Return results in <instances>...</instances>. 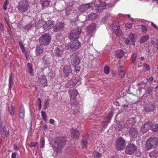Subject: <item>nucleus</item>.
<instances>
[{
    "label": "nucleus",
    "mask_w": 158,
    "mask_h": 158,
    "mask_svg": "<svg viewBox=\"0 0 158 158\" xmlns=\"http://www.w3.org/2000/svg\"><path fill=\"white\" fill-rule=\"evenodd\" d=\"M141 29L143 32V33L146 32L147 29L146 27V26L144 25L143 24L141 25Z\"/></svg>",
    "instance_id": "4d7b16f0"
},
{
    "label": "nucleus",
    "mask_w": 158,
    "mask_h": 158,
    "mask_svg": "<svg viewBox=\"0 0 158 158\" xmlns=\"http://www.w3.org/2000/svg\"><path fill=\"white\" fill-rule=\"evenodd\" d=\"M17 153L16 152H14L12 154L11 157V158H17L16 157V156Z\"/></svg>",
    "instance_id": "338daca9"
},
{
    "label": "nucleus",
    "mask_w": 158,
    "mask_h": 158,
    "mask_svg": "<svg viewBox=\"0 0 158 158\" xmlns=\"http://www.w3.org/2000/svg\"><path fill=\"white\" fill-rule=\"evenodd\" d=\"M126 27L128 28L131 29L132 28V24L131 23H126Z\"/></svg>",
    "instance_id": "bf43d9fd"
},
{
    "label": "nucleus",
    "mask_w": 158,
    "mask_h": 158,
    "mask_svg": "<svg viewBox=\"0 0 158 158\" xmlns=\"http://www.w3.org/2000/svg\"><path fill=\"white\" fill-rule=\"evenodd\" d=\"M70 96L71 99H74L77 95L78 92L75 89H71L69 90Z\"/></svg>",
    "instance_id": "412c9836"
},
{
    "label": "nucleus",
    "mask_w": 158,
    "mask_h": 158,
    "mask_svg": "<svg viewBox=\"0 0 158 158\" xmlns=\"http://www.w3.org/2000/svg\"><path fill=\"white\" fill-rule=\"evenodd\" d=\"M113 32L115 33V34L118 35H121L122 34V30L120 28L115 29L114 30Z\"/></svg>",
    "instance_id": "a18cd8bd"
},
{
    "label": "nucleus",
    "mask_w": 158,
    "mask_h": 158,
    "mask_svg": "<svg viewBox=\"0 0 158 158\" xmlns=\"http://www.w3.org/2000/svg\"><path fill=\"white\" fill-rule=\"evenodd\" d=\"M123 66H121L118 69V71H119L118 73L122 77H123L125 74V72L123 69Z\"/></svg>",
    "instance_id": "72a5a7b5"
},
{
    "label": "nucleus",
    "mask_w": 158,
    "mask_h": 158,
    "mask_svg": "<svg viewBox=\"0 0 158 158\" xmlns=\"http://www.w3.org/2000/svg\"><path fill=\"white\" fill-rule=\"evenodd\" d=\"M87 137L88 136H86L85 137H84L82 139L81 144L83 147H86V145H87Z\"/></svg>",
    "instance_id": "c9c22d12"
},
{
    "label": "nucleus",
    "mask_w": 158,
    "mask_h": 158,
    "mask_svg": "<svg viewBox=\"0 0 158 158\" xmlns=\"http://www.w3.org/2000/svg\"><path fill=\"white\" fill-rule=\"evenodd\" d=\"M129 38L130 39L131 41L133 43H134L135 42V40L134 38V35L133 34H131L129 35Z\"/></svg>",
    "instance_id": "3c124183"
},
{
    "label": "nucleus",
    "mask_w": 158,
    "mask_h": 158,
    "mask_svg": "<svg viewBox=\"0 0 158 158\" xmlns=\"http://www.w3.org/2000/svg\"><path fill=\"white\" fill-rule=\"evenodd\" d=\"M63 71L65 76L68 77L70 74H72V71L70 66L67 65L64 67Z\"/></svg>",
    "instance_id": "dca6fc26"
},
{
    "label": "nucleus",
    "mask_w": 158,
    "mask_h": 158,
    "mask_svg": "<svg viewBox=\"0 0 158 158\" xmlns=\"http://www.w3.org/2000/svg\"><path fill=\"white\" fill-rule=\"evenodd\" d=\"M92 6L91 3L82 4L79 8V11L82 13H83L89 9H90Z\"/></svg>",
    "instance_id": "2eb2a0df"
},
{
    "label": "nucleus",
    "mask_w": 158,
    "mask_h": 158,
    "mask_svg": "<svg viewBox=\"0 0 158 158\" xmlns=\"http://www.w3.org/2000/svg\"><path fill=\"white\" fill-rule=\"evenodd\" d=\"M41 115L43 119L46 121L47 119L46 113L44 111H42L41 112Z\"/></svg>",
    "instance_id": "603ef678"
},
{
    "label": "nucleus",
    "mask_w": 158,
    "mask_h": 158,
    "mask_svg": "<svg viewBox=\"0 0 158 158\" xmlns=\"http://www.w3.org/2000/svg\"><path fill=\"white\" fill-rule=\"evenodd\" d=\"M156 105L154 103H150L147 105L145 108V110L147 112L153 111L155 109Z\"/></svg>",
    "instance_id": "f3484780"
},
{
    "label": "nucleus",
    "mask_w": 158,
    "mask_h": 158,
    "mask_svg": "<svg viewBox=\"0 0 158 158\" xmlns=\"http://www.w3.org/2000/svg\"><path fill=\"white\" fill-rule=\"evenodd\" d=\"M125 127L124 123L123 121L118 122L116 124V129L121 130Z\"/></svg>",
    "instance_id": "cd10ccee"
},
{
    "label": "nucleus",
    "mask_w": 158,
    "mask_h": 158,
    "mask_svg": "<svg viewBox=\"0 0 158 158\" xmlns=\"http://www.w3.org/2000/svg\"><path fill=\"white\" fill-rule=\"evenodd\" d=\"M64 28V23H57L54 27V31L55 32H58L63 30Z\"/></svg>",
    "instance_id": "aec40b11"
},
{
    "label": "nucleus",
    "mask_w": 158,
    "mask_h": 158,
    "mask_svg": "<svg viewBox=\"0 0 158 158\" xmlns=\"http://www.w3.org/2000/svg\"><path fill=\"white\" fill-rule=\"evenodd\" d=\"M143 67H144L146 71H149L150 69L149 66L146 64H144Z\"/></svg>",
    "instance_id": "052dcab7"
},
{
    "label": "nucleus",
    "mask_w": 158,
    "mask_h": 158,
    "mask_svg": "<svg viewBox=\"0 0 158 158\" xmlns=\"http://www.w3.org/2000/svg\"><path fill=\"white\" fill-rule=\"evenodd\" d=\"M37 101L38 102V106H39V109L40 110L41 108L42 105H41V99L40 98H38L37 99Z\"/></svg>",
    "instance_id": "13d9d810"
},
{
    "label": "nucleus",
    "mask_w": 158,
    "mask_h": 158,
    "mask_svg": "<svg viewBox=\"0 0 158 158\" xmlns=\"http://www.w3.org/2000/svg\"><path fill=\"white\" fill-rule=\"evenodd\" d=\"M66 142V138L64 137H59L56 139L55 144V150L57 153H60L62 148L64 146Z\"/></svg>",
    "instance_id": "f257e3e1"
},
{
    "label": "nucleus",
    "mask_w": 158,
    "mask_h": 158,
    "mask_svg": "<svg viewBox=\"0 0 158 158\" xmlns=\"http://www.w3.org/2000/svg\"><path fill=\"white\" fill-rule=\"evenodd\" d=\"M74 69L73 70L74 72L75 73H77L80 71V70L81 69V68L80 66H73Z\"/></svg>",
    "instance_id": "5fc2aeb1"
},
{
    "label": "nucleus",
    "mask_w": 158,
    "mask_h": 158,
    "mask_svg": "<svg viewBox=\"0 0 158 158\" xmlns=\"http://www.w3.org/2000/svg\"><path fill=\"white\" fill-rule=\"evenodd\" d=\"M151 128L152 131L157 132L158 131V124H154L153 125L152 123V126H151Z\"/></svg>",
    "instance_id": "a19ab883"
},
{
    "label": "nucleus",
    "mask_w": 158,
    "mask_h": 158,
    "mask_svg": "<svg viewBox=\"0 0 158 158\" xmlns=\"http://www.w3.org/2000/svg\"><path fill=\"white\" fill-rule=\"evenodd\" d=\"M124 53L123 50L119 49L117 50L115 52V54L116 57L117 58H121L123 56Z\"/></svg>",
    "instance_id": "b1692460"
},
{
    "label": "nucleus",
    "mask_w": 158,
    "mask_h": 158,
    "mask_svg": "<svg viewBox=\"0 0 158 158\" xmlns=\"http://www.w3.org/2000/svg\"><path fill=\"white\" fill-rule=\"evenodd\" d=\"M158 145V139L156 137H150L147 141L146 147L148 149L154 148Z\"/></svg>",
    "instance_id": "20e7f679"
},
{
    "label": "nucleus",
    "mask_w": 158,
    "mask_h": 158,
    "mask_svg": "<svg viewBox=\"0 0 158 158\" xmlns=\"http://www.w3.org/2000/svg\"><path fill=\"white\" fill-rule=\"evenodd\" d=\"M129 133L130 136L135 138L138 134V131L137 129L131 127L129 130Z\"/></svg>",
    "instance_id": "a211bd4d"
},
{
    "label": "nucleus",
    "mask_w": 158,
    "mask_h": 158,
    "mask_svg": "<svg viewBox=\"0 0 158 158\" xmlns=\"http://www.w3.org/2000/svg\"><path fill=\"white\" fill-rule=\"evenodd\" d=\"M118 22H116L112 25L111 27L113 29V31H114V30L115 29H118V28H120L119 26H118Z\"/></svg>",
    "instance_id": "37998d69"
},
{
    "label": "nucleus",
    "mask_w": 158,
    "mask_h": 158,
    "mask_svg": "<svg viewBox=\"0 0 158 158\" xmlns=\"http://www.w3.org/2000/svg\"><path fill=\"white\" fill-rule=\"evenodd\" d=\"M81 43L77 40H74L68 46L66 47L68 50L71 51H74L81 47Z\"/></svg>",
    "instance_id": "0eeeda50"
},
{
    "label": "nucleus",
    "mask_w": 158,
    "mask_h": 158,
    "mask_svg": "<svg viewBox=\"0 0 158 158\" xmlns=\"http://www.w3.org/2000/svg\"><path fill=\"white\" fill-rule=\"evenodd\" d=\"M113 115V114L112 112L111 111L105 117L104 121L106 123H109Z\"/></svg>",
    "instance_id": "7c9ffc66"
},
{
    "label": "nucleus",
    "mask_w": 158,
    "mask_h": 158,
    "mask_svg": "<svg viewBox=\"0 0 158 158\" xmlns=\"http://www.w3.org/2000/svg\"><path fill=\"white\" fill-rule=\"evenodd\" d=\"M104 72L106 74H108L109 73V69L108 67H106L104 69Z\"/></svg>",
    "instance_id": "680f3d73"
},
{
    "label": "nucleus",
    "mask_w": 158,
    "mask_h": 158,
    "mask_svg": "<svg viewBox=\"0 0 158 158\" xmlns=\"http://www.w3.org/2000/svg\"><path fill=\"white\" fill-rule=\"evenodd\" d=\"M97 18V15L96 13H92L89 14L86 19L87 20H94Z\"/></svg>",
    "instance_id": "c85d7f7f"
},
{
    "label": "nucleus",
    "mask_w": 158,
    "mask_h": 158,
    "mask_svg": "<svg viewBox=\"0 0 158 158\" xmlns=\"http://www.w3.org/2000/svg\"><path fill=\"white\" fill-rule=\"evenodd\" d=\"M136 122V119L135 117L129 118L126 122V127L127 128H131L135 124Z\"/></svg>",
    "instance_id": "ddd939ff"
},
{
    "label": "nucleus",
    "mask_w": 158,
    "mask_h": 158,
    "mask_svg": "<svg viewBox=\"0 0 158 158\" xmlns=\"http://www.w3.org/2000/svg\"><path fill=\"white\" fill-rule=\"evenodd\" d=\"M40 74V76L38 79L39 85L41 87H44L47 85V80L46 77L44 74L41 73Z\"/></svg>",
    "instance_id": "9d476101"
},
{
    "label": "nucleus",
    "mask_w": 158,
    "mask_h": 158,
    "mask_svg": "<svg viewBox=\"0 0 158 158\" xmlns=\"http://www.w3.org/2000/svg\"><path fill=\"white\" fill-rule=\"evenodd\" d=\"M149 39V36L148 35H146L143 36L141 37L140 40V43L142 44L146 42Z\"/></svg>",
    "instance_id": "4c0bfd02"
},
{
    "label": "nucleus",
    "mask_w": 158,
    "mask_h": 158,
    "mask_svg": "<svg viewBox=\"0 0 158 158\" xmlns=\"http://www.w3.org/2000/svg\"><path fill=\"white\" fill-rule=\"evenodd\" d=\"M3 123H2L1 125L0 130V134L3 137H7L9 136L8 131H6V128L3 125Z\"/></svg>",
    "instance_id": "f8f14e48"
},
{
    "label": "nucleus",
    "mask_w": 158,
    "mask_h": 158,
    "mask_svg": "<svg viewBox=\"0 0 158 158\" xmlns=\"http://www.w3.org/2000/svg\"><path fill=\"white\" fill-rule=\"evenodd\" d=\"M8 32L10 38L12 39L13 38V36L11 31L10 30H9L8 31Z\"/></svg>",
    "instance_id": "0e129e2a"
},
{
    "label": "nucleus",
    "mask_w": 158,
    "mask_h": 158,
    "mask_svg": "<svg viewBox=\"0 0 158 158\" xmlns=\"http://www.w3.org/2000/svg\"><path fill=\"white\" fill-rule=\"evenodd\" d=\"M44 47L41 44L37 45L35 49V55L38 56L42 53L43 51Z\"/></svg>",
    "instance_id": "4be33fe9"
},
{
    "label": "nucleus",
    "mask_w": 158,
    "mask_h": 158,
    "mask_svg": "<svg viewBox=\"0 0 158 158\" xmlns=\"http://www.w3.org/2000/svg\"><path fill=\"white\" fill-rule=\"evenodd\" d=\"M54 21L52 20H48L45 22L43 25L44 29L48 30L53 27L54 25Z\"/></svg>",
    "instance_id": "4468645a"
},
{
    "label": "nucleus",
    "mask_w": 158,
    "mask_h": 158,
    "mask_svg": "<svg viewBox=\"0 0 158 158\" xmlns=\"http://www.w3.org/2000/svg\"><path fill=\"white\" fill-rule=\"evenodd\" d=\"M49 100L48 99L46 100L45 101V102L44 103V105L43 106V107L44 108V109H46L47 108V107L48 106L49 104Z\"/></svg>",
    "instance_id": "8fccbe9b"
},
{
    "label": "nucleus",
    "mask_w": 158,
    "mask_h": 158,
    "mask_svg": "<svg viewBox=\"0 0 158 158\" xmlns=\"http://www.w3.org/2000/svg\"><path fill=\"white\" fill-rule=\"evenodd\" d=\"M51 40V35L45 33L41 35L39 38V42L41 45H47L50 43Z\"/></svg>",
    "instance_id": "f03ea898"
},
{
    "label": "nucleus",
    "mask_w": 158,
    "mask_h": 158,
    "mask_svg": "<svg viewBox=\"0 0 158 158\" xmlns=\"http://www.w3.org/2000/svg\"><path fill=\"white\" fill-rule=\"evenodd\" d=\"M152 88L151 87H148L147 89L146 90V91L145 93V94H144V95L146 94H152Z\"/></svg>",
    "instance_id": "c03bdc74"
},
{
    "label": "nucleus",
    "mask_w": 158,
    "mask_h": 158,
    "mask_svg": "<svg viewBox=\"0 0 158 158\" xmlns=\"http://www.w3.org/2000/svg\"><path fill=\"white\" fill-rule=\"evenodd\" d=\"M68 60L69 62L73 66L77 65L79 64L80 62L79 56L75 53L70 55Z\"/></svg>",
    "instance_id": "39448f33"
},
{
    "label": "nucleus",
    "mask_w": 158,
    "mask_h": 158,
    "mask_svg": "<svg viewBox=\"0 0 158 158\" xmlns=\"http://www.w3.org/2000/svg\"><path fill=\"white\" fill-rule=\"evenodd\" d=\"M106 6V5L105 2H102V3L97 7L96 10L98 12H100L105 9Z\"/></svg>",
    "instance_id": "5701e85b"
},
{
    "label": "nucleus",
    "mask_w": 158,
    "mask_h": 158,
    "mask_svg": "<svg viewBox=\"0 0 158 158\" xmlns=\"http://www.w3.org/2000/svg\"><path fill=\"white\" fill-rule=\"evenodd\" d=\"M137 149L136 146L134 144L130 143L128 144L125 149V153L127 154H133Z\"/></svg>",
    "instance_id": "1a4fd4ad"
},
{
    "label": "nucleus",
    "mask_w": 158,
    "mask_h": 158,
    "mask_svg": "<svg viewBox=\"0 0 158 158\" xmlns=\"http://www.w3.org/2000/svg\"><path fill=\"white\" fill-rule=\"evenodd\" d=\"M40 143L41 144V148H44V147L45 140L44 138H42L40 140Z\"/></svg>",
    "instance_id": "6e6d98bb"
},
{
    "label": "nucleus",
    "mask_w": 158,
    "mask_h": 158,
    "mask_svg": "<svg viewBox=\"0 0 158 158\" xmlns=\"http://www.w3.org/2000/svg\"><path fill=\"white\" fill-rule=\"evenodd\" d=\"M33 26V24L32 23H30L24 27L25 29L28 30L31 29Z\"/></svg>",
    "instance_id": "09e8293b"
},
{
    "label": "nucleus",
    "mask_w": 158,
    "mask_h": 158,
    "mask_svg": "<svg viewBox=\"0 0 158 158\" xmlns=\"http://www.w3.org/2000/svg\"><path fill=\"white\" fill-rule=\"evenodd\" d=\"M43 62L47 64H49L50 63L49 59L46 56L44 57V58Z\"/></svg>",
    "instance_id": "864d4df0"
},
{
    "label": "nucleus",
    "mask_w": 158,
    "mask_h": 158,
    "mask_svg": "<svg viewBox=\"0 0 158 158\" xmlns=\"http://www.w3.org/2000/svg\"><path fill=\"white\" fill-rule=\"evenodd\" d=\"M93 155L94 158H99L101 156V155L99 153L95 151L94 152Z\"/></svg>",
    "instance_id": "de8ad7c7"
},
{
    "label": "nucleus",
    "mask_w": 158,
    "mask_h": 158,
    "mask_svg": "<svg viewBox=\"0 0 158 158\" xmlns=\"http://www.w3.org/2000/svg\"><path fill=\"white\" fill-rule=\"evenodd\" d=\"M96 25L95 23H93L88 26L86 28V31L87 33L90 34L96 29Z\"/></svg>",
    "instance_id": "6ab92c4d"
},
{
    "label": "nucleus",
    "mask_w": 158,
    "mask_h": 158,
    "mask_svg": "<svg viewBox=\"0 0 158 158\" xmlns=\"http://www.w3.org/2000/svg\"><path fill=\"white\" fill-rule=\"evenodd\" d=\"M13 81V78L11 77V74L10 75L9 78V83L12 84V81Z\"/></svg>",
    "instance_id": "69168bd1"
},
{
    "label": "nucleus",
    "mask_w": 158,
    "mask_h": 158,
    "mask_svg": "<svg viewBox=\"0 0 158 158\" xmlns=\"http://www.w3.org/2000/svg\"><path fill=\"white\" fill-rule=\"evenodd\" d=\"M137 53H135L132 54L131 56V58H132V63L134 64L136 60V58L137 57Z\"/></svg>",
    "instance_id": "49530a36"
},
{
    "label": "nucleus",
    "mask_w": 158,
    "mask_h": 158,
    "mask_svg": "<svg viewBox=\"0 0 158 158\" xmlns=\"http://www.w3.org/2000/svg\"><path fill=\"white\" fill-rule=\"evenodd\" d=\"M29 8V3L27 0L21 1L19 3L18 10L20 13L26 11Z\"/></svg>",
    "instance_id": "423d86ee"
},
{
    "label": "nucleus",
    "mask_w": 158,
    "mask_h": 158,
    "mask_svg": "<svg viewBox=\"0 0 158 158\" xmlns=\"http://www.w3.org/2000/svg\"><path fill=\"white\" fill-rule=\"evenodd\" d=\"M152 126V123L150 122L145 123L141 127V132L143 133L146 132L151 128V127Z\"/></svg>",
    "instance_id": "9b49d317"
},
{
    "label": "nucleus",
    "mask_w": 158,
    "mask_h": 158,
    "mask_svg": "<svg viewBox=\"0 0 158 158\" xmlns=\"http://www.w3.org/2000/svg\"><path fill=\"white\" fill-rule=\"evenodd\" d=\"M151 43L153 46L158 49V40L156 39H154L152 40Z\"/></svg>",
    "instance_id": "58836bf2"
},
{
    "label": "nucleus",
    "mask_w": 158,
    "mask_h": 158,
    "mask_svg": "<svg viewBox=\"0 0 158 158\" xmlns=\"http://www.w3.org/2000/svg\"><path fill=\"white\" fill-rule=\"evenodd\" d=\"M81 29L80 28H77L74 29L69 34V38L71 41L77 40L80 36Z\"/></svg>",
    "instance_id": "7ed1b4c3"
},
{
    "label": "nucleus",
    "mask_w": 158,
    "mask_h": 158,
    "mask_svg": "<svg viewBox=\"0 0 158 158\" xmlns=\"http://www.w3.org/2000/svg\"><path fill=\"white\" fill-rule=\"evenodd\" d=\"M25 116V110L23 106H21L19 110V116L22 119L24 118Z\"/></svg>",
    "instance_id": "473e14b6"
},
{
    "label": "nucleus",
    "mask_w": 158,
    "mask_h": 158,
    "mask_svg": "<svg viewBox=\"0 0 158 158\" xmlns=\"http://www.w3.org/2000/svg\"><path fill=\"white\" fill-rule=\"evenodd\" d=\"M50 0H40V2L42 8L47 7L50 4Z\"/></svg>",
    "instance_id": "393cba45"
},
{
    "label": "nucleus",
    "mask_w": 158,
    "mask_h": 158,
    "mask_svg": "<svg viewBox=\"0 0 158 158\" xmlns=\"http://www.w3.org/2000/svg\"><path fill=\"white\" fill-rule=\"evenodd\" d=\"M19 45L21 48L22 50V51L23 52L24 51V46L22 42H19Z\"/></svg>",
    "instance_id": "e2e57ef3"
},
{
    "label": "nucleus",
    "mask_w": 158,
    "mask_h": 158,
    "mask_svg": "<svg viewBox=\"0 0 158 158\" xmlns=\"http://www.w3.org/2000/svg\"><path fill=\"white\" fill-rule=\"evenodd\" d=\"M130 40L128 38H126L124 40L125 43L127 44H128L129 43Z\"/></svg>",
    "instance_id": "774afa93"
},
{
    "label": "nucleus",
    "mask_w": 158,
    "mask_h": 158,
    "mask_svg": "<svg viewBox=\"0 0 158 158\" xmlns=\"http://www.w3.org/2000/svg\"><path fill=\"white\" fill-rule=\"evenodd\" d=\"M150 158H156L158 156V152L157 151L154 150L149 153Z\"/></svg>",
    "instance_id": "2f4dec72"
},
{
    "label": "nucleus",
    "mask_w": 158,
    "mask_h": 158,
    "mask_svg": "<svg viewBox=\"0 0 158 158\" xmlns=\"http://www.w3.org/2000/svg\"><path fill=\"white\" fill-rule=\"evenodd\" d=\"M8 110L9 114L11 115H13L15 111L14 107L12 105L8 107Z\"/></svg>",
    "instance_id": "ea45409f"
},
{
    "label": "nucleus",
    "mask_w": 158,
    "mask_h": 158,
    "mask_svg": "<svg viewBox=\"0 0 158 158\" xmlns=\"http://www.w3.org/2000/svg\"><path fill=\"white\" fill-rule=\"evenodd\" d=\"M27 72L31 75L33 76V72L31 64L29 63H28L27 65Z\"/></svg>",
    "instance_id": "c756f323"
},
{
    "label": "nucleus",
    "mask_w": 158,
    "mask_h": 158,
    "mask_svg": "<svg viewBox=\"0 0 158 158\" xmlns=\"http://www.w3.org/2000/svg\"><path fill=\"white\" fill-rule=\"evenodd\" d=\"M76 81H77L75 80L73 81H71L69 83L67 84V86L70 88H73L77 84V83Z\"/></svg>",
    "instance_id": "e433bc0d"
},
{
    "label": "nucleus",
    "mask_w": 158,
    "mask_h": 158,
    "mask_svg": "<svg viewBox=\"0 0 158 158\" xmlns=\"http://www.w3.org/2000/svg\"><path fill=\"white\" fill-rule=\"evenodd\" d=\"M63 50L61 47L56 48L54 51V53L56 56H61L63 54Z\"/></svg>",
    "instance_id": "a878e982"
},
{
    "label": "nucleus",
    "mask_w": 158,
    "mask_h": 158,
    "mask_svg": "<svg viewBox=\"0 0 158 158\" xmlns=\"http://www.w3.org/2000/svg\"><path fill=\"white\" fill-rule=\"evenodd\" d=\"M116 149L120 151L123 149L126 145L125 140L122 137H119L116 140L115 143Z\"/></svg>",
    "instance_id": "6e6552de"
},
{
    "label": "nucleus",
    "mask_w": 158,
    "mask_h": 158,
    "mask_svg": "<svg viewBox=\"0 0 158 158\" xmlns=\"http://www.w3.org/2000/svg\"><path fill=\"white\" fill-rule=\"evenodd\" d=\"M71 131L73 137L76 139H77L79 136L78 131L76 129L72 128Z\"/></svg>",
    "instance_id": "bb28decb"
},
{
    "label": "nucleus",
    "mask_w": 158,
    "mask_h": 158,
    "mask_svg": "<svg viewBox=\"0 0 158 158\" xmlns=\"http://www.w3.org/2000/svg\"><path fill=\"white\" fill-rule=\"evenodd\" d=\"M42 21L40 20H39L38 21V20L35 19V26L36 27H39L42 26Z\"/></svg>",
    "instance_id": "79ce46f5"
},
{
    "label": "nucleus",
    "mask_w": 158,
    "mask_h": 158,
    "mask_svg": "<svg viewBox=\"0 0 158 158\" xmlns=\"http://www.w3.org/2000/svg\"><path fill=\"white\" fill-rule=\"evenodd\" d=\"M72 10L71 6L66 7L65 9V15H66L67 16L69 15L71 12Z\"/></svg>",
    "instance_id": "f704fd0d"
}]
</instances>
